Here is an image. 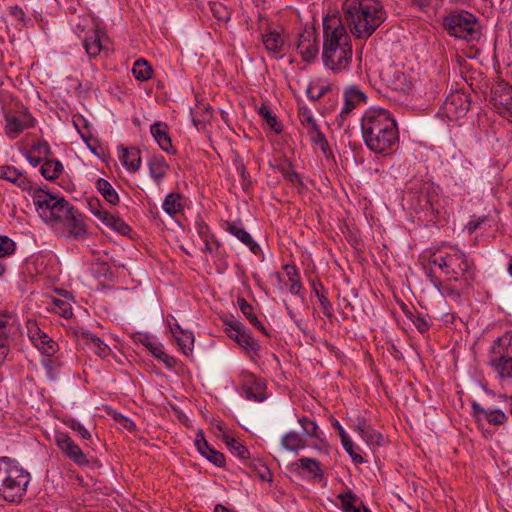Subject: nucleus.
<instances>
[{
  "label": "nucleus",
  "mask_w": 512,
  "mask_h": 512,
  "mask_svg": "<svg viewBox=\"0 0 512 512\" xmlns=\"http://www.w3.org/2000/svg\"><path fill=\"white\" fill-rule=\"evenodd\" d=\"M361 131L364 143L376 154H388L399 139L394 117L383 108H371L364 113Z\"/></svg>",
  "instance_id": "nucleus-1"
},
{
  "label": "nucleus",
  "mask_w": 512,
  "mask_h": 512,
  "mask_svg": "<svg viewBox=\"0 0 512 512\" xmlns=\"http://www.w3.org/2000/svg\"><path fill=\"white\" fill-rule=\"evenodd\" d=\"M353 50L351 38L340 18L323 19L322 60L325 67L335 73L349 68Z\"/></svg>",
  "instance_id": "nucleus-2"
},
{
  "label": "nucleus",
  "mask_w": 512,
  "mask_h": 512,
  "mask_svg": "<svg viewBox=\"0 0 512 512\" xmlns=\"http://www.w3.org/2000/svg\"><path fill=\"white\" fill-rule=\"evenodd\" d=\"M342 11L350 32L358 39H368L385 20L377 0H345Z\"/></svg>",
  "instance_id": "nucleus-3"
},
{
  "label": "nucleus",
  "mask_w": 512,
  "mask_h": 512,
  "mask_svg": "<svg viewBox=\"0 0 512 512\" xmlns=\"http://www.w3.org/2000/svg\"><path fill=\"white\" fill-rule=\"evenodd\" d=\"M30 481V473L18 466L15 459L0 457V499L20 503Z\"/></svg>",
  "instance_id": "nucleus-4"
},
{
  "label": "nucleus",
  "mask_w": 512,
  "mask_h": 512,
  "mask_svg": "<svg viewBox=\"0 0 512 512\" xmlns=\"http://www.w3.org/2000/svg\"><path fill=\"white\" fill-rule=\"evenodd\" d=\"M429 263L438 266L449 280L462 281L464 287L472 286L475 281L473 262L469 261L466 254L457 248H452L450 252L432 254Z\"/></svg>",
  "instance_id": "nucleus-5"
},
{
  "label": "nucleus",
  "mask_w": 512,
  "mask_h": 512,
  "mask_svg": "<svg viewBox=\"0 0 512 512\" xmlns=\"http://www.w3.org/2000/svg\"><path fill=\"white\" fill-rule=\"evenodd\" d=\"M442 25L449 36L467 43L479 40L482 34L478 17L467 10L449 12Z\"/></svg>",
  "instance_id": "nucleus-6"
},
{
  "label": "nucleus",
  "mask_w": 512,
  "mask_h": 512,
  "mask_svg": "<svg viewBox=\"0 0 512 512\" xmlns=\"http://www.w3.org/2000/svg\"><path fill=\"white\" fill-rule=\"evenodd\" d=\"M490 364L501 378L512 379V334L506 333L494 341Z\"/></svg>",
  "instance_id": "nucleus-7"
},
{
  "label": "nucleus",
  "mask_w": 512,
  "mask_h": 512,
  "mask_svg": "<svg viewBox=\"0 0 512 512\" xmlns=\"http://www.w3.org/2000/svg\"><path fill=\"white\" fill-rule=\"evenodd\" d=\"M4 118L6 121L5 133L10 139H15L24 130L35 125V119L28 108L18 103L14 108H4Z\"/></svg>",
  "instance_id": "nucleus-8"
},
{
  "label": "nucleus",
  "mask_w": 512,
  "mask_h": 512,
  "mask_svg": "<svg viewBox=\"0 0 512 512\" xmlns=\"http://www.w3.org/2000/svg\"><path fill=\"white\" fill-rule=\"evenodd\" d=\"M54 441L64 457L73 463L78 466H88L90 464L88 454L75 443L68 433L61 431L56 432Z\"/></svg>",
  "instance_id": "nucleus-9"
},
{
  "label": "nucleus",
  "mask_w": 512,
  "mask_h": 512,
  "mask_svg": "<svg viewBox=\"0 0 512 512\" xmlns=\"http://www.w3.org/2000/svg\"><path fill=\"white\" fill-rule=\"evenodd\" d=\"M471 100L462 91L450 93L441 106L442 113L450 120H456L466 115Z\"/></svg>",
  "instance_id": "nucleus-10"
},
{
  "label": "nucleus",
  "mask_w": 512,
  "mask_h": 512,
  "mask_svg": "<svg viewBox=\"0 0 512 512\" xmlns=\"http://www.w3.org/2000/svg\"><path fill=\"white\" fill-rule=\"evenodd\" d=\"M226 331L228 336L236 341L242 348L248 352H257L260 349L257 341L251 336V334L245 329L243 323L238 320L225 321Z\"/></svg>",
  "instance_id": "nucleus-11"
},
{
  "label": "nucleus",
  "mask_w": 512,
  "mask_h": 512,
  "mask_svg": "<svg viewBox=\"0 0 512 512\" xmlns=\"http://www.w3.org/2000/svg\"><path fill=\"white\" fill-rule=\"evenodd\" d=\"M27 333L32 343L46 356H53L58 351V343L43 332L35 321L27 322Z\"/></svg>",
  "instance_id": "nucleus-12"
},
{
  "label": "nucleus",
  "mask_w": 512,
  "mask_h": 512,
  "mask_svg": "<svg viewBox=\"0 0 512 512\" xmlns=\"http://www.w3.org/2000/svg\"><path fill=\"white\" fill-rule=\"evenodd\" d=\"M298 114L301 124L310 136V140L314 144L319 145L320 149L326 153L329 149L328 141L325 135L320 131L311 111L307 107H299Z\"/></svg>",
  "instance_id": "nucleus-13"
},
{
  "label": "nucleus",
  "mask_w": 512,
  "mask_h": 512,
  "mask_svg": "<svg viewBox=\"0 0 512 512\" xmlns=\"http://www.w3.org/2000/svg\"><path fill=\"white\" fill-rule=\"evenodd\" d=\"M297 51L301 55L303 61H313L319 52L317 43V35L314 29H305L299 34Z\"/></svg>",
  "instance_id": "nucleus-14"
},
{
  "label": "nucleus",
  "mask_w": 512,
  "mask_h": 512,
  "mask_svg": "<svg viewBox=\"0 0 512 512\" xmlns=\"http://www.w3.org/2000/svg\"><path fill=\"white\" fill-rule=\"evenodd\" d=\"M34 205L39 211L40 217L45 221H51V217L53 214L54 205L53 202L59 200L60 197L57 195H53L49 191L44 190L43 188H36L32 194Z\"/></svg>",
  "instance_id": "nucleus-15"
},
{
  "label": "nucleus",
  "mask_w": 512,
  "mask_h": 512,
  "mask_svg": "<svg viewBox=\"0 0 512 512\" xmlns=\"http://www.w3.org/2000/svg\"><path fill=\"white\" fill-rule=\"evenodd\" d=\"M134 342L141 343L152 355L162 361L167 367L172 368L176 364V359L168 355L162 349V345L153 341L152 337L147 333L136 332L132 335Z\"/></svg>",
  "instance_id": "nucleus-16"
},
{
  "label": "nucleus",
  "mask_w": 512,
  "mask_h": 512,
  "mask_svg": "<svg viewBox=\"0 0 512 512\" xmlns=\"http://www.w3.org/2000/svg\"><path fill=\"white\" fill-rule=\"evenodd\" d=\"M387 86L394 91L408 94L412 90V80L402 69L389 67L384 72Z\"/></svg>",
  "instance_id": "nucleus-17"
},
{
  "label": "nucleus",
  "mask_w": 512,
  "mask_h": 512,
  "mask_svg": "<svg viewBox=\"0 0 512 512\" xmlns=\"http://www.w3.org/2000/svg\"><path fill=\"white\" fill-rule=\"evenodd\" d=\"M491 100L500 113L512 115V86L506 83H498L491 90Z\"/></svg>",
  "instance_id": "nucleus-18"
},
{
  "label": "nucleus",
  "mask_w": 512,
  "mask_h": 512,
  "mask_svg": "<svg viewBox=\"0 0 512 512\" xmlns=\"http://www.w3.org/2000/svg\"><path fill=\"white\" fill-rule=\"evenodd\" d=\"M365 100L366 95L361 90L354 86L347 88L344 92V106L337 118L338 125L340 127L343 126L352 110L355 109L360 102H365Z\"/></svg>",
  "instance_id": "nucleus-19"
},
{
  "label": "nucleus",
  "mask_w": 512,
  "mask_h": 512,
  "mask_svg": "<svg viewBox=\"0 0 512 512\" xmlns=\"http://www.w3.org/2000/svg\"><path fill=\"white\" fill-rule=\"evenodd\" d=\"M355 427L367 444L371 446L383 445V435L375 430L364 417H358L356 419Z\"/></svg>",
  "instance_id": "nucleus-20"
},
{
  "label": "nucleus",
  "mask_w": 512,
  "mask_h": 512,
  "mask_svg": "<svg viewBox=\"0 0 512 512\" xmlns=\"http://www.w3.org/2000/svg\"><path fill=\"white\" fill-rule=\"evenodd\" d=\"M168 131V125L160 121L152 124L150 127V132L160 148L167 153L175 154L176 150L172 146Z\"/></svg>",
  "instance_id": "nucleus-21"
},
{
  "label": "nucleus",
  "mask_w": 512,
  "mask_h": 512,
  "mask_svg": "<svg viewBox=\"0 0 512 512\" xmlns=\"http://www.w3.org/2000/svg\"><path fill=\"white\" fill-rule=\"evenodd\" d=\"M472 410L478 420L485 419L491 425H501L507 421V416L503 411L483 408L477 402L472 403Z\"/></svg>",
  "instance_id": "nucleus-22"
},
{
  "label": "nucleus",
  "mask_w": 512,
  "mask_h": 512,
  "mask_svg": "<svg viewBox=\"0 0 512 512\" xmlns=\"http://www.w3.org/2000/svg\"><path fill=\"white\" fill-rule=\"evenodd\" d=\"M0 178L17 185L23 191L31 188V181L14 166H0Z\"/></svg>",
  "instance_id": "nucleus-23"
},
{
  "label": "nucleus",
  "mask_w": 512,
  "mask_h": 512,
  "mask_svg": "<svg viewBox=\"0 0 512 512\" xmlns=\"http://www.w3.org/2000/svg\"><path fill=\"white\" fill-rule=\"evenodd\" d=\"M227 231L246 245L253 254L258 255L261 252L258 243L254 241L250 233L244 229L241 223H227Z\"/></svg>",
  "instance_id": "nucleus-24"
},
{
  "label": "nucleus",
  "mask_w": 512,
  "mask_h": 512,
  "mask_svg": "<svg viewBox=\"0 0 512 512\" xmlns=\"http://www.w3.org/2000/svg\"><path fill=\"white\" fill-rule=\"evenodd\" d=\"M62 223H64L69 228L70 234L74 235L76 238L82 237L86 234L85 224L81 219V215L74 207L71 210V213L67 215V219H65Z\"/></svg>",
  "instance_id": "nucleus-25"
},
{
  "label": "nucleus",
  "mask_w": 512,
  "mask_h": 512,
  "mask_svg": "<svg viewBox=\"0 0 512 512\" xmlns=\"http://www.w3.org/2000/svg\"><path fill=\"white\" fill-rule=\"evenodd\" d=\"M262 41L269 53L280 54L283 50L284 40L276 30L264 33Z\"/></svg>",
  "instance_id": "nucleus-26"
},
{
  "label": "nucleus",
  "mask_w": 512,
  "mask_h": 512,
  "mask_svg": "<svg viewBox=\"0 0 512 512\" xmlns=\"http://www.w3.org/2000/svg\"><path fill=\"white\" fill-rule=\"evenodd\" d=\"M121 162L128 170L136 172L141 166L140 150L135 147L123 148Z\"/></svg>",
  "instance_id": "nucleus-27"
},
{
  "label": "nucleus",
  "mask_w": 512,
  "mask_h": 512,
  "mask_svg": "<svg viewBox=\"0 0 512 512\" xmlns=\"http://www.w3.org/2000/svg\"><path fill=\"white\" fill-rule=\"evenodd\" d=\"M311 286H312V291L315 293V295L317 296V298L320 302V306H321L323 314L327 318L331 319L333 317L332 303L326 297V290H325L324 286L322 285L321 282L315 281V280H311Z\"/></svg>",
  "instance_id": "nucleus-28"
},
{
  "label": "nucleus",
  "mask_w": 512,
  "mask_h": 512,
  "mask_svg": "<svg viewBox=\"0 0 512 512\" xmlns=\"http://www.w3.org/2000/svg\"><path fill=\"white\" fill-rule=\"evenodd\" d=\"M150 176L156 180H161L167 173L169 165L163 156L154 155L148 162Z\"/></svg>",
  "instance_id": "nucleus-29"
},
{
  "label": "nucleus",
  "mask_w": 512,
  "mask_h": 512,
  "mask_svg": "<svg viewBox=\"0 0 512 512\" xmlns=\"http://www.w3.org/2000/svg\"><path fill=\"white\" fill-rule=\"evenodd\" d=\"M265 388L266 385L261 379H256L255 377H253L251 384H247L244 387L246 398L258 402L265 400Z\"/></svg>",
  "instance_id": "nucleus-30"
},
{
  "label": "nucleus",
  "mask_w": 512,
  "mask_h": 512,
  "mask_svg": "<svg viewBox=\"0 0 512 512\" xmlns=\"http://www.w3.org/2000/svg\"><path fill=\"white\" fill-rule=\"evenodd\" d=\"M63 172V165L57 159L45 160L40 168L41 175L50 181L57 179Z\"/></svg>",
  "instance_id": "nucleus-31"
},
{
  "label": "nucleus",
  "mask_w": 512,
  "mask_h": 512,
  "mask_svg": "<svg viewBox=\"0 0 512 512\" xmlns=\"http://www.w3.org/2000/svg\"><path fill=\"white\" fill-rule=\"evenodd\" d=\"M53 205V214L51 221L48 223L63 222L65 219H67V215H69L73 209V206L67 200H65L64 197H60L59 200L54 201Z\"/></svg>",
  "instance_id": "nucleus-32"
},
{
  "label": "nucleus",
  "mask_w": 512,
  "mask_h": 512,
  "mask_svg": "<svg viewBox=\"0 0 512 512\" xmlns=\"http://www.w3.org/2000/svg\"><path fill=\"white\" fill-rule=\"evenodd\" d=\"M341 500V508L343 512H361L360 507L356 506V502L359 500L357 495L351 490L341 493L337 496ZM363 512H370L362 503Z\"/></svg>",
  "instance_id": "nucleus-33"
},
{
  "label": "nucleus",
  "mask_w": 512,
  "mask_h": 512,
  "mask_svg": "<svg viewBox=\"0 0 512 512\" xmlns=\"http://www.w3.org/2000/svg\"><path fill=\"white\" fill-rule=\"evenodd\" d=\"M96 189L110 204L117 205L119 203L118 193L106 179L99 178L96 181Z\"/></svg>",
  "instance_id": "nucleus-34"
},
{
  "label": "nucleus",
  "mask_w": 512,
  "mask_h": 512,
  "mask_svg": "<svg viewBox=\"0 0 512 512\" xmlns=\"http://www.w3.org/2000/svg\"><path fill=\"white\" fill-rule=\"evenodd\" d=\"M296 465L303 470H307L314 478L320 480L324 478L321 463L317 459L303 457L297 461Z\"/></svg>",
  "instance_id": "nucleus-35"
},
{
  "label": "nucleus",
  "mask_w": 512,
  "mask_h": 512,
  "mask_svg": "<svg viewBox=\"0 0 512 512\" xmlns=\"http://www.w3.org/2000/svg\"><path fill=\"white\" fill-rule=\"evenodd\" d=\"M283 269L285 270L288 280L291 283L289 288L290 293L294 295H299L302 289V284L300 281V274L297 267L294 264H286L283 266Z\"/></svg>",
  "instance_id": "nucleus-36"
},
{
  "label": "nucleus",
  "mask_w": 512,
  "mask_h": 512,
  "mask_svg": "<svg viewBox=\"0 0 512 512\" xmlns=\"http://www.w3.org/2000/svg\"><path fill=\"white\" fill-rule=\"evenodd\" d=\"M281 443L286 450L293 452H298L306 446L303 438L298 433L293 431L285 434Z\"/></svg>",
  "instance_id": "nucleus-37"
},
{
  "label": "nucleus",
  "mask_w": 512,
  "mask_h": 512,
  "mask_svg": "<svg viewBox=\"0 0 512 512\" xmlns=\"http://www.w3.org/2000/svg\"><path fill=\"white\" fill-rule=\"evenodd\" d=\"M83 45L87 54L90 57H96L103 49L100 32L95 30L92 36L86 37L83 41Z\"/></svg>",
  "instance_id": "nucleus-38"
},
{
  "label": "nucleus",
  "mask_w": 512,
  "mask_h": 512,
  "mask_svg": "<svg viewBox=\"0 0 512 512\" xmlns=\"http://www.w3.org/2000/svg\"><path fill=\"white\" fill-rule=\"evenodd\" d=\"M163 210L170 216L181 212L183 206L181 204V195L179 193H169L163 202Z\"/></svg>",
  "instance_id": "nucleus-39"
},
{
  "label": "nucleus",
  "mask_w": 512,
  "mask_h": 512,
  "mask_svg": "<svg viewBox=\"0 0 512 512\" xmlns=\"http://www.w3.org/2000/svg\"><path fill=\"white\" fill-rule=\"evenodd\" d=\"M153 69L144 59H138L134 62L132 73L139 81H146L151 78Z\"/></svg>",
  "instance_id": "nucleus-40"
},
{
  "label": "nucleus",
  "mask_w": 512,
  "mask_h": 512,
  "mask_svg": "<svg viewBox=\"0 0 512 512\" xmlns=\"http://www.w3.org/2000/svg\"><path fill=\"white\" fill-rule=\"evenodd\" d=\"M259 115L265 120L266 124L277 134L282 132V126L277 121L276 115L271 111V109L263 104L259 110Z\"/></svg>",
  "instance_id": "nucleus-41"
},
{
  "label": "nucleus",
  "mask_w": 512,
  "mask_h": 512,
  "mask_svg": "<svg viewBox=\"0 0 512 512\" xmlns=\"http://www.w3.org/2000/svg\"><path fill=\"white\" fill-rule=\"evenodd\" d=\"M223 440L225 444L230 448V450L235 453L240 459H248L250 457V453L246 446L240 443L233 437L228 435L223 436Z\"/></svg>",
  "instance_id": "nucleus-42"
},
{
  "label": "nucleus",
  "mask_w": 512,
  "mask_h": 512,
  "mask_svg": "<svg viewBox=\"0 0 512 512\" xmlns=\"http://www.w3.org/2000/svg\"><path fill=\"white\" fill-rule=\"evenodd\" d=\"M403 310L405 314L411 319L412 323L420 333H425L430 329L431 325L428 318L419 313L417 315H414L411 311L407 309L405 305L403 307Z\"/></svg>",
  "instance_id": "nucleus-43"
},
{
  "label": "nucleus",
  "mask_w": 512,
  "mask_h": 512,
  "mask_svg": "<svg viewBox=\"0 0 512 512\" xmlns=\"http://www.w3.org/2000/svg\"><path fill=\"white\" fill-rule=\"evenodd\" d=\"M176 341L180 346L181 350L184 354H188V352H192L193 344H194V336L191 331L184 330L176 336Z\"/></svg>",
  "instance_id": "nucleus-44"
},
{
  "label": "nucleus",
  "mask_w": 512,
  "mask_h": 512,
  "mask_svg": "<svg viewBox=\"0 0 512 512\" xmlns=\"http://www.w3.org/2000/svg\"><path fill=\"white\" fill-rule=\"evenodd\" d=\"M210 10H211L213 16L218 21H222V22L226 23L230 20V17H231L230 10L220 2H211Z\"/></svg>",
  "instance_id": "nucleus-45"
},
{
  "label": "nucleus",
  "mask_w": 512,
  "mask_h": 512,
  "mask_svg": "<svg viewBox=\"0 0 512 512\" xmlns=\"http://www.w3.org/2000/svg\"><path fill=\"white\" fill-rule=\"evenodd\" d=\"M299 424L301 425L305 435L319 438L318 436V425L315 421L308 419L307 417L299 418Z\"/></svg>",
  "instance_id": "nucleus-46"
},
{
  "label": "nucleus",
  "mask_w": 512,
  "mask_h": 512,
  "mask_svg": "<svg viewBox=\"0 0 512 512\" xmlns=\"http://www.w3.org/2000/svg\"><path fill=\"white\" fill-rule=\"evenodd\" d=\"M421 197H423L433 209V204L437 201L438 197L437 188L430 183H425L421 189Z\"/></svg>",
  "instance_id": "nucleus-47"
},
{
  "label": "nucleus",
  "mask_w": 512,
  "mask_h": 512,
  "mask_svg": "<svg viewBox=\"0 0 512 512\" xmlns=\"http://www.w3.org/2000/svg\"><path fill=\"white\" fill-rule=\"evenodd\" d=\"M15 249L16 244L11 238L0 235V258L13 254Z\"/></svg>",
  "instance_id": "nucleus-48"
},
{
  "label": "nucleus",
  "mask_w": 512,
  "mask_h": 512,
  "mask_svg": "<svg viewBox=\"0 0 512 512\" xmlns=\"http://www.w3.org/2000/svg\"><path fill=\"white\" fill-rule=\"evenodd\" d=\"M91 348L100 357L105 358L110 354V348L99 337L91 338Z\"/></svg>",
  "instance_id": "nucleus-49"
},
{
  "label": "nucleus",
  "mask_w": 512,
  "mask_h": 512,
  "mask_svg": "<svg viewBox=\"0 0 512 512\" xmlns=\"http://www.w3.org/2000/svg\"><path fill=\"white\" fill-rule=\"evenodd\" d=\"M242 313L256 329H258L265 335H268L266 328L263 326V324L257 318V315L254 313V308L252 305L248 306V310L242 311Z\"/></svg>",
  "instance_id": "nucleus-50"
},
{
  "label": "nucleus",
  "mask_w": 512,
  "mask_h": 512,
  "mask_svg": "<svg viewBox=\"0 0 512 512\" xmlns=\"http://www.w3.org/2000/svg\"><path fill=\"white\" fill-rule=\"evenodd\" d=\"M341 443H342L344 450L351 456V458L353 459V461L355 463H363L364 462L363 457L354 451V443L352 442V440L350 439L349 436L343 437V439L341 440Z\"/></svg>",
  "instance_id": "nucleus-51"
},
{
  "label": "nucleus",
  "mask_w": 512,
  "mask_h": 512,
  "mask_svg": "<svg viewBox=\"0 0 512 512\" xmlns=\"http://www.w3.org/2000/svg\"><path fill=\"white\" fill-rule=\"evenodd\" d=\"M66 425L73 431L77 432L83 439H91V433L79 421L70 419L66 422Z\"/></svg>",
  "instance_id": "nucleus-52"
},
{
  "label": "nucleus",
  "mask_w": 512,
  "mask_h": 512,
  "mask_svg": "<svg viewBox=\"0 0 512 512\" xmlns=\"http://www.w3.org/2000/svg\"><path fill=\"white\" fill-rule=\"evenodd\" d=\"M194 443L199 453H201L204 457L208 454L207 451L212 449L202 431L197 433Z\"/></svg>",
  "instance_id": "nucleus-53"
},
{
  "label": "nucleus",
  "mask_w": 512,
  "mask_h": 512,
  "mask_svg": "<svg viewBox=\"0 0 512 512\" xmlns=\"http://www.w3.org/2000/svg\"><path fill=\"white\" fill-rule=\"evenodd\" d=\"M291 167H292V164L289 162L288 168L281 167L279 169L280 172L282 173L284 179L291 183L297 182V183L303 185L300 175L296 171L292 170Z\"/></svg>",
  "instance_id": "nucleus-54"
},
{
  "label": "nucleus",
  "mask_w": 512,
  "mask_h": 512,
  "mask_svg": "<svg viewBox=\"0 0 512 512\" xmlns=\"http://www.w3.org/2000/svg\"><path fill=\"white\" fill-rule=\"evenodd\" d=\"M30 151L38 152L39 154H43L45 157L52 155L51 147L46 140H39L34 142Z\"/></svg>",
  "instance_id": "nucleus-55"
},
{
  "label": "nucleus",
  "mask_w": 512,
  "mask_h": 512,
  "mask_svg": "<svg viewBox=\"0 0 512 512\" xmlns=\"http://www.w3.org/2000/svg\"><path fill=\"white\" fill-rule=\"evenodd\" d=\"M208 454L205 456L207 460L216 465L217 467H223L225 465V456L223 453L211 449L207 451Z\"/></svg>",
  "instance_id": "nucleus-56"
},
{
  "label": "nucleus",
  "mask_w": 512,
  "mask_h": 512,
  "mask_svg": "<svg viewBox=\"0 0 512 512\" xmlns=\"http://www.w3.org/2000/svg\"><path fill=\"white\" fill-rule=\"evenodd\" d=\"M444 0H410V3L413 7L420 9L423 12H427L432 9L438 2H443Z\"/></svg>",
  "instance_id": "nucleus-57"
},
{
  "label": "nucleus",
  "mask_w": 512,
  "mask_h": 512,
  "mask_svg": "<svg viewBox=\"0 0 512 512\" xmlns=\"http://www.w3.org/2000/svg\"><path fill=\"white\" fill-rule=\"evenodd\" d=\"M88 206H89V210L90 212L95 215L97 218H100L102 216V214L105 212V210H103L101 208V202L99 199L97 198H91L88 200Z\"/></svg>",
  "instance_id": "nucleus-58"
},
{
  "label": "nucleus",
  "mask_w": 512,
  "mask_h": 512,
  "mask_svg": "<svg viewBox=\"0 0 512 512\" xmlns=\"http://www.w3.org/2000/svg\"><path fill=\"white\" fill-rule=\"evenodd\" d=\"M92 271L96 276L106 277L107 274L110 272V266L108 265L107 262H96L95 264H93Z\"/></svg>",
  "instance_id": "nucleus-59"
},
{
  "label": "nucleus",
  "mask_w": 512,
  "mask_h": 512,
  "mask_svg": "<svg viewBox=\"0 0 512 512\" xmlns=\"http://www.w3.org/2000/svg\"><path fill=\"white\" fill-rule=\"evenodd\" d=\"M114 419L116 422H118L123 428H125L128 431H134L136 429L135 423L132 420H130L129 418H127L121 414H117L114 417Z\"/></svg>",
  "instance_id": "nucleus-60"
},
{
  "label": "nucleus",
  "mask_w": 512,
  "mask_h": 512,
  "mask_svg": "<svg viewBox=\"0 0 512 512\" xmlns=\"http://www.w3.org/2000/svg\"><path fill=\"white\" fill-rule=\"evenodd\" d=\"M54 304L61 310V315L64 318H70L73 315L71 306L65 301L56 299Z\"/></svg>",
  "instance_id": "nucleus-61"
},
{
  "label": "nucleus",
  "mask_w": 512,
  "mask_h": 512,
  "mask_svg": "<svg viewBox=\"0 0 512 512\" xmlns=\"http://www.w3.org/2000/svg\"><path fill=\"white\" fill-rule=\"evenodd\" d=\"M114 228L116 232L120 233L123 236L128 235L131 232V227L126 224L121 218L118 217V220H114Z\"/></svg>",
  "instance_id": "nucleus-62"
},
{
  "label": "nucleus",
  "mask_w": 512,
  "mask_h": 512,
  "mask_svg": "<svg viewBox=\"0 0 512 512\" xmlns=\"http://www.w3.org/2000/svg\"><path fill=\"white\" fill-rule=\"evenodd\" d=\"M195 226H196V229H197V232L199 234V236L202 238V239H205V238H210V232H209V227L208 225L202 220H197L195 222Z\"/></svg>",
  "instance_id": "nucleus-63"
},
{
  "label": "nucleus",
  "mask_w": 512,
  "mask_h": 512,
  "mask_svg": "<svg viewBox=\"0 0 512 512\" xmlns=\"http://www.w3.org/2000/svg\"><path fill=\"white\" fill-rule=\"evenodd\" d=\"M203 241L205 243V250L210 253L214 252L215 250H217L219 248V245H220L219 242L212 235L210 236V238L203 239Z\"/></svg>",
  "instance_id": "nucleus-64"
}]
</instances>
